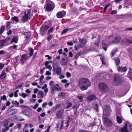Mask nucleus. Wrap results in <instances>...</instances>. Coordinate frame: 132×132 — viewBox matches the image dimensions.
Wrapping results in <instances>:
<instances>
[{
  "label": "nucleus",
  "instance_id": "1",
  "mask_svg": "<svg viewBox=\"0 0 132 132\" xmlns=\"http://www.w3.org/2000/svg\"><path fill=\"white\" fill-rule=\"evenodd\" d=\"M78 83L79 87L82 90L87 89L91 84L89 80L84 78H81L79 79Z\"/></svg>",
  "mask_w": 132,
  "mask_h": 132
},
{
  "label": "nucleus",
  "instance_id": "2",
  "mask_svg": "<svg viewBox=\"0 0 132 132\" xmlns=\"http://www.w3.org/2000/svg\"><path fill=\"white\" fill-rule=\"evenodd\" d=\"M45 11L50 12L52 11L55 7L54 3L50 0H46V4L44 6Z\"/></svg>",
  "mask_w": 132,
  "mask_h": 132
},
{
  "label": "nucleus",
  "instance_id": "3",
  "mask_svg": "<svg viewBox=\"0 0 132 132\" xmlns=\"http://www.w3.org/2000/svg\"><path fill=\"white\" fill-rule=\"evenodd\" d=\"M31 13V10L30 9L26 10L24 12V15L22 17L21 19L23 22H25L27 20L30 19V13Z\"/></svg>",
  "mask_w": 132,
  "mask_h": 132
},
{
  "label": "nucleus",
  "instance_id": "4",
  "mask_svg": "<svg viewBox=\"0 0 132 132\" xmlns=\"http://www.w3.org/2000/svg\"><path fill=\"white\" fill-rule=\"evenodd\" d=\"M53 68V70L58 75H60L61 74V71L62 68L61 67H59V63H54Z\"/></svg>",
  "mask_w": 132,
  "mask_h": 132
},
{
  "label": "nucleus",
  "instance_id": "5",
  "mask_svg": "<svg viewBox=\"0 0 132 132\" xmlns=\"http://www.w3.org/2000/svg\"><path fill=\"white\" fill-rule=\"evenodd\" d=\"M98 86L101 92L102 93L106 92L107 89V86L106 84L103 82L100 83L98 85Z\"/></svg>",
  "mask_w": 132,
  "mask_h": 132
},
{
  "label": "nucleus",
  "instance_id": "6",
  "mask_svg": "<svg viewBox=\"0 0 132 132\" xmlns=\"http://www.w3.org/2000/svg\"><path fill=\"white\" fill-rule=\"evenodd\" d=\"M121 82L120 77L118 75H115L114 76V79L113 80V84L117 86Z\"/></svg>",
  "mask_w": 132,
  "mask_h": 132
},
{
  "label": "nucleus",
  "instance_id": "7",
  "mask_svg": "<svg viewBox=\"0 0 132 132\" xmlns=\"http://www.w3.org/2000/svg\"><path fill=\"white\" fill-rule=\"evenodd\" d=\"M64 112V110L61 109L57 111L56 114V118L57 119H60L63 117Z\"/></svg>",
  "mask_w": 132,
  "mask_h": 132
},
{
  "label": "nucleus",
  "instance_id": "8",
  "mask_svg": "<svg viewBox=\"0 0 132 132\" xmlns=\"http://www.w3.org/2000/svg\"><path fill=\"white\" fill-rule=\"evenodd\" d=\"M28 56L26 54H22L20 60V63L22 65H24L25 62L28 59Z\"/></svg>",
  "mask_w": 132,
  "mask_h": 132
},
{
  "label": "nucleus",
  "instance_id": "9",
  "mask_svg": "<svg viewBox=\"0 0 132 132\" xmlns=\"http://www.w3.org/2000/svg\"><path fill=\"white\" fill-rule=\"evenodd\" d=\"M79 42L78 45V48H81L84 47L86 42V40L84 39L80 38L79 39Z\"/></svg>",
  "mask_w": 132,
  "mask_h": 132
},
{
  "label": "nucleus",
  "instance_id": "10",
  "mask_svg": "<svg viewBox=\"0 0 132 132\" xmlns=\"http://www.w3.org/2000/svg\"><path fill=\"white\" fill-rule=\"evenodd\" d=\"M97 98L96 96L94 94L90 95L87 98V102L89 103L92 101L96 100Z\"/></svg>",
  "mask_w": 132,
  "mask_h": 132
},
{
  "label": "nucleus",
  "instance_id": "11",
  "mask_svg": "<svg viewBox=\"0 0 132 132\" xmlns=\"http://www.w3.org/2000/svg\"><path fill=\"white\" fill-rule=\"evenodd\" d=\"M104 122L105 125L107 126H111L112 124L111 121L108 118H105L104 119Z\"/></svg>",
  "mask_w": 132,
  "mask_h": 132
},
{
  "label": "nucleus",
  "instance_id": "12",
  "mask_svg": "<svg viewBox=\"0 0 132 132\" xmlns=\"http://www.w3.org/2000/svg\"><path fill=\"white\" fill-rule=\"evenodd\" d=\"M66 14V12L64 11H62L58 12L56 14L57 17L58 18H62Z\"/></svg>",
  "mask_w": 132,
  "mask_h": 132
},
{
  "label": "nucleus",
  "instance_id": "13",
  "mask_svg": "<svg viewBox=\"0 0 132 132\" xmlns=\"http://www.w3.org/2000/svg\"><path fill=\"white\" fill-rule=\"evenodd\" d=\"M104 112L107 115H109V113L111 112L110 108L108 105H105L104 107Z\"/></svg>",
  "mask_w": 132,
  "mask_h": 132
},
{
  "label": "nucleus",
  "instance_id": "14",
  "mask_svg": "<svg viewBox=\"0 0 132 132\" xmlns=\"http://www.w3.org/2000/svg\"><path fill=\"white\" fill-rule=\"evenodd\" d=\"M21 113L29 117H31L32 116V112L28 110H26Z\"/></svg>",
  "mask_w": 132,
  "mask_h": 132
},
{
  "label": "nucleus",
  "instance_id": "15",
  "mask_svg": "<svg viewBox=\"0 0 132 132\" xmlns=\"http://www.w3.org/2000/svg\"><path fill=\"white\" fill-rule=\"evenodd\" d=\"M50 88L51 90L52 93L53 94H54V91L55 89L59 91H61L62 90V88L61 87H57L55 86H51Z\"/></svg>",
  "mask_w": 132,
  "mask_h": 132
},
{
  "label": "nucleus",
  "instance_id": "16",
  "mask_svg": "<svg viewBox=\"0 0 132 132\" xmlns=\"http://www.w3.org/2000/svg\"><path fill=\"white\" fill-rule=\"evenodd\" d=\"M49 27L47 25H44L42 26L40 29L41 32H44L45 31L49 28Z\"/></svg>",
  "mask_w": 132,
  "mask_h": 132
},
{
  "label": "nucleus",
  "instance_id": "17",
  "mask_svg": "<svg viewBox=\"0 0 132 132\" xmlns=\"http://www.w3.org/2000/svg\"><path fill=\"white\" fill-rule=\"evenodd\" d=\"M127 123H126L125 126L121 129L119 132H128V130L127 129Z\"/></svg>",
  "mask_w": 132,
  "mask_h": 132
},
{
  "label": "nucleus",
  "instance_id": "18",
  "mask_svg": "<svg viewBox=\"0 0 132 132\" xmlns=\"http://www.w3.org/2000/svg\"><path fill=\"white\" fill-rule=\"evenodd\" d=\"M17 110L15 109H11L9 112V113L10 115H13L16 114L17 112Z\"/></svg>",
  "mask_w": 132,
  "mask_h": 132
},
{
  "label": "nucleus",
  "instance_id": "19",
  "mask_svg": "<svg viewBox=\"0 0 132 132\" xmlns=\"http://www.w3.org/2000/svg\"><path fill=\"white\" fill-rule=\"evenodd\" d=\"M118 71L121 72H126L127 70V68L125 67H119L118 68Z\"/></svg>",
  "mask_w": 132,
  "mask_h": 132
},
{
  "label": "nucleus",
  "instance_id": "20",
  "mask_svg": "<svg viewBox=\"0 0 132 132\" xmlns=\"http://www.w3.org/2000/svg\"><path fill=\"white\" fill-rule=\"evenodd\" d=\"M31 35L30 33L29 32H26L24 33V35L25 36V37L26 38L25 40H28L29 38Z\"/></svg>",
  "mask_w": 132,
  "mask_h": 132
},
{
  "label": "nucleus",
  "instance_id": "21",
  "mask_svg": "<svg viewBox=\"0 0 132 132\" xmlns=\"http://www.w3.org/2000/svg\"><path fill=\"white\" fill-rule=\"evenodd\" d=\"M121 39L120 37L119 36H116L113 40V42L116 43H117L119 42Z\"/></svg>",
  "mask_w": 132,
  "mask_h": 132
},
{
  "label": "nucleus",
  "instance_id": "22",
  "mask_svg": "<svg viewBox=\"0 0 132 132\" xmlns=\"http://www.w3.org/2000/svg\"><path fill=\"white\" fill-rule=\"evenodd\" d=\"M6 73L5 72V71L3 70L2 71V73L0 75V78L2 79L5 78L6 76Z\"/></svg>",
  "mask_w": 132,
  "mask_h": 132
},
{
  "label": "nucleus",
  "instance_id": "23",
  "mask_svg": "<svg viewBox=\"0 0 132 132\" xmlns=\"http://www.w3.org/2000/svg\"><path fill=\"white\" fill-rule=\"evenodd\" d=\"M67 60L64 58H62L61 61V64L62 65H65L67 64Z\"/></svg>",
  "mask_w": 132,
  "mask_h": 132
},
{
  "label": "nucleus",
  "instance_id": "24",
  "mask_svg": "<svg viewBox=\"0 0 132 132\" xmlns=\"http://www.w3.org/2000/svg\"><path fill=\"white\" fill-rule=\"evenodd\" d=\"M132 43V41L128 39H127L125 41L122 42V43L123 45H125L130 44Z\"/></svg>",
  "mask_w": 132,
  "mask_h": 132
},
{
  "label": "nucleus",
  "instance_id": "25",
  "mask_svg": "<svg viewBox=\"0 0 132 132\" xmlns=\"http://www.w3.org/2000/svg\"><path fill=\"white\" fill-rule=\"evenodd\" d=\"M18 39L16 36H14L13 37L12 40L11 42V44L13 42H14L15 43H17L18 42Z\"/></svg>",
  "mask_w": 132,
  "mask_h": 132
},
{
  "label": "nucleus",
  "instance_id": "26",
  "mask_svg": "<svg viewBox=\"0 0 132 132\" xmlns=\"http://www.w3.org/2000/svg\"><path fill=\"white\" fill-rule=\"evenodd\" d=\"M7 45L4 42L3 40H0V47H2L5 46Z\"/></svg>",
  "mask_w": 132,
  "mask_h": 132
},
{
  "label": "nucleus",
  "instance_id": "27",
  "mask_svg": "<svg viewBox=\"0 0 132 132\" xmlns=\"http://www.w3.org/2000/svg\"><path fill=\"white\" fill-rule=\"evenodd\" d=\"M114 60L117 66H118L119 65L120 62L119 59L118 58H116L114 59Z\"/></svg>",
  "mask_w": 132,
  "mask_h": 132
},
{
  "label": "nucleus",
  "instance_id": "28",
  "mask_svg": "<svg viewBox=\"0 0 132 132\" xmlns=\"http://www.w3.org/2000/svg\"><path fill=\"white\" fill-rule=\"evenodd\" d=\"M58 96H61L63 97H65V93L63 92H60L58 93Z\"/></svg>",
  "mask_w": 132,
  "mask_h": 132
},
{
  "label": "nucleus",
  "instance_id": "29",
  "mask_svg": "<svg viewBox=\"0 0 132 132\" xmlns=\"http://www.w3.org/2000/svg\"><path fill=\"white\" fill-rule=\"evenodd\" d=\"M11 38L10 37L6 38L5 40H3L7 45L9 44V42L11 40Z\"/></svg>",
  "mask_w": 132,
  "mask_h": 132
},
{
  "label": "nucleus",
  "instance_id": "30",
  "mask_svg": "<svg viewBox=\"0 0 132 132\" xmlns=\"http://www.w3.org/2000/svg\"><path fill=\"white\" fill-rule=\"evenodd\" d=\"M128 14H121V15H118V17L120 19H123L127 17V15Z\"/></svg>",
  "mask_w": 132,
  "mask_h": 132
},
{
  "label": "nucleus",
  "instance_id": "31",
  "mask_svg": "<svg viewBox=\"0 0 132 132\" xmlns=\"http://www.w3.org/2000/svg\"><path fill=\"white\" fill-rule=\"evenodd\" d=\"M60 106L61 105L60 104H57L53 108L52 110L54 111V110H57L58 109L60 108Z\"/></svg>",
  "mask_w": 132,
  "mask_h": 132
},
{
  "label": "nucleus",
  "instance_id": "32",
  "mask_svg": "<svg viewBox=\"0 0 132 132\" xmlns=\"http://www.w3.org/2000/svg\"><path fill=\"white\" fill-rule=\"evenodd\" d=\"M5 29V27L3 25L1 27L0 29V35L4 32Z\"/></svg>",
  "mask_w": 132,
  "mask_h": 132
},
{
  "label": "nucleus",
  "instance_id": "33",
  "mask_svg": "<svg viewBox=\"0 0 132 132\" xmlns=\"http://www.w3.org/2000/svg\"><path fill=\"white\" fill-rule=\"evenodd\" d=\"M117 122L119 123H122V119L121 118L118 116L117 117Z\"/></svg>",
  "mask_w": 132,
  "mask_h": 132
},
{
  "label": "nucleus",
  "instance_id": "34",
  "mask_svg": "<svg viewBox=\"0 0 132 132\" xmlns=\"http://www.w3.org/2000/svg\"><path fill=\"white\" fill-rule=\"evenodd\" d=\"M16 119L18 121H21L25 120L24 119L22 118V117L20 116H18L16 118Z\"/></svg>",
  "mask_w": 132,
  "mask_h": 132
},
{
  "label": "nucleus",
  "instance_id": "35",
  "mask_svg": "<svg viewBox=\"0 0 132 132\" xmlns=\"http://www.w3.org/2000/svg\"><path fill=\"white\" fill-rule=\"evenodd\" d=\"M29 50L30 53H29V54L30 56H31L34 53V50L33 49L30 48H29Z\"/></svg>",
  "mask_w": 132,
  "mask_h": 132
},
{
  "label": "nucleus",
  "instance_id": "36",
  "mask_svg": "<svg viewBox=\"0 0 132 132\" xmlns=\"http://www.w3.org/2000/svg\"><path fill=\"white\" fill-rule=\"evenodd\" d=\"M11 19L12 21H15L16 22H18L19 21L18 18L16 16L13 17Z\"/></svg>",
  "mask_w": 132,
  "mask_h": 132
},
{
  "label": "nucleus",
  "instance_id": "37",
  "mask_svg": "<svg viewBox=\"0 0 132 132\" xmlns=\"http://www.w3.org/2000/svg\"><path fill=\"white\" fill-rule=\"evenodd\" d=\"M117 51V49H115L112 51L111 53V57H113L114 56Z\"/></svg>",
  "mask_w": 132,
  "mask_h": 132
},
{
  "label": "nucleus",
  "instance_id": "38",
  "mask_svg": "<svg viewBox=\"0 0 132 132\" xmlns=\"http://www.w3.org/2000/svg\"><path fill=\"white\" fill-rule=\"evenodd\" d=\"M102 45L104 47H103V48L105 51H106V44L105 43L104 41H103L102 42Z\"/></svg>",
  "mask_w": 132,
  "mask_h": 132
},
{
  "label": "nucleus",
  "instance_id": "39",
  "mask_svg": "<svg viewBox=\"0 0 132 132\" xmlns=\"http://www.w3.org/2000/svg\"><path fill=\"white\" fill-rule=\"evenodd\" d=\"M69 29L67 28L66 29H64L62 32H61V35H63L64 34L66 33L69 30Z\"/></svg>",
  "mask_w": 132,
  "mask_h": 132
},
{
  "label": "nucleus",
  "instance_id": "40",
  "mask_svg": "<svg viewBox=\"0 0 132 132\" xmlns=\"http://www.w3.org/2000/svg\"><path fill=\"white\" fill-rule=\"evenodd\" d=\"M100 59L102 62V63L103 64H106L105 59L103 57H101Z\"/></svg>",
  "mask_w": 132,
  "mask_h": 132
},
{
  "label": "nucleus",
  "instance_id": "41",
  "mask_svg": "<svg viewBox=\"0 0 132 132\" xmlns=\"http://www.w3.org/2000/svg\"><path fill=\"white\" fill-rule=\"evenodd\" d=\"M54 30V28L53 27H51L48 30V34L53 32Z\"/></svg>",
  "mask_w": 132,
  "mask_h": 132
},
{
  "label": "nucleus",
  "instance_id": "42",
  "mask_svg": "<svg viewBox=\"0 0 132 132\" xmlns=\"http://www.w3.org/2000/svg\"><path fill=\"white\" fill-rule=\"evenodd\" d=\"M53 36V35H49L47 37V40L49 41L52 38Z\"/></svg>",
  "mask_w": 132,
  "mask_h": 132
},
{
  "label": "nucleus",
  "instance_id": "43",
  "mask_svg": "<svg viewBox=\"0 0 132 132\" xmlns=\"http://www.w3.org/2000/svg\"><path fill=\"white\" fill-rule=\"evenodd\" d=\"M80 55V53L79 52L77 53L75 56L74 58L75 59H77L78 58L79 56Z\"/></svg>",
  "mask_w": 132,
  "mask_h": 132
},
{
  "label": "nucleus",
  "instance_id": "44",
  "mask_svg": "<svg viewBox=\"0 0 132 132\" xmlns=\"http://www.w3.org/2000/svg\"><path fill=\"white\" fill-rule=\"evenodd\" d=\"M72 106V104L71 103H68L67 105L66 106V108H67L68 109L69 108L71 107Z\"/></svg>",
  "mask_w": 132,
  "mask_h": 132
},
{
  "label": "nucleus",
  "instance_id": "45",
  "mask_svg": "<svg viewBox=\"0 0 132 132\" xmlns=\"http://www.w3.org/2000/svg\"><path fill=\"white\" fill-rule=\"evenodd\" d=\"M106 73H102L100 75V76L103 79L105 78L106 76Z\"/></svg>",
  "mask_w": 132,
  "mask_h": 132
},
{
  "label": "nucleus",
  "instance_id": "46",
  "mask_svg": "<svg viewBox=\"0 0 132 132\" xmlns=\"http://www.w3.org/2000/svg\"><path fill=\"white\" fill-rule=\"evenodd\" d=\"M5 65L3 63H0V69H3Z\"/></svg>",
  "mask_w": 132,
  "mask_h": 132
},
{
  "label": "nucleus",
  "instance_id": "47",
  "mask_svg": "<svg viewBox=\"0 0 132 132\" xmlns=\"http://www.w3.org/2000/svg\"><path fill=\"white\" fill-rule=\"evenodd\" d=\"M28 95V94H26V93H22V95H21V96L24 98H26V97Z\"/></svg>",
  "mask_w": 132,
  "mask_h": 132
},
{
  "label": "nucleus",
  "instance_id": "48",
  "mask_svg": "<svg viewBox=\"0 0 132 132\" xmlns=\"http://www.w3.org/2000/svg\"><path fill=\"white\" fill-rule=\"evenodd\" d=\"M46 68L47 69H48L49 70L51 71L52 69V67L50 65H47L45 66Z\"/></svg>",
  "mask_w": 132,
  "mask_h": 132
},
{
  "label": "nucleus",
  "instance_id": "49",
  "mask_svg": "<svg viewBox=\"0 0 132 132\" xmlns=\"http://www.w3.org/2000/svg\"><path fill=\"white\" fill-rule=\"evenodd\" d=\"M11 22H7V24L6 25V27L7 28L9 29L10 28V24L11 23Z\"/></svg>",
  "mask_w": 132,
  "mask_h": 132
},
{
  "label": "nucleus",
  "instance_id": "50",
  "mask_svg": "<svg viewBox=\"0 0 132 132\" xmlns=\"http://www.w3.org/2000/svg\"><path fill=\"white\" fill-rule=\"evenodd\" d=\"M38 94L41 96V98H43V93L41 91H40L39 92Z\"/></svg>",
  "mask_w": 132,
  "mask_h": 132
},
{
  "label": "nucleus",
  "instance_id": "51",
  "mask_svg": "<svg viewBox=\"0 0 132 132\" xmlns=\"http://www.w3.org/2000/svg\"><path fill=\"white\" fill-rule=\"evenodd\" d=\"M6 71L7 72H9L10 71V67L9 66H7L6 68Z\"/></svg>",
  "mask_w": 132,
  "mask_h": 132
},
{
  "label": "nucleus",
  "instance_id": "52",
  "mask_svg": "<svg viewBox=\"0 0 132 132\" xmlns=\"http://www.w3.org/2000/svg\"><path fill=\"white\" fill-rule=\"evenodd\" d=\"M6 99V96L5 95H3V96H1V100H3L4 101Z\"/></svg>",
  "mask_w": 132,
  "mask_h": 132
},
{
  "label": "nucleus",
  "instance_id": "53",
  "mask_svg": "<svg viewBox=\"0 0 132 132\" xmlns=\"http://www.w3.org/2000/svg\"><path fill=\"white\" fill-rule=\"evenodd\" d=\"M71 76V75L70 73L68 72H67L66 73V76L68 78H69Z\"/></svg>",
  "mask_w": 132,
  "mask_h": 132
},
{
  "label": "nucleus",
  "instance_id": "54",
  "mask_svg": "<svg viewBox=\"0 0 132 132\" xmlns=\"http://www.w3.org/2000/svg\"><path fill=\"white\" fill-rule=\"evenodd\" d=\"M117 13V11L116 10H113L111 12V14H116Z\"/></svg>",
  "mask_w": 132,
  "mask_h": 132
},
{
  "label": "nucleus",
  "instance_id": "55",
  "mask_svg": "<svg viewBox=\"0 0 132 132\" xmlns=\"http://www.w3.org/2000/svg\"><path fill=\"white\" fill-rule=\"evenodd\" d=\"M108 5H106L104 7V10H103V12H105L106 10H107V9H108Z\"/></svg>",
  "mask_w": 132,
  "mask_h": 132
},
{
  "label": "nucleus",
  "instance_id": "56",
  "mask_svg": "<svg viewBox=\"0 0 132 132\" xmlns=\"http://www.w3.org/2000/svg\"><path fill=\"white\" fill-rule=\"evenodd\" d=\"M8 122L6 121L4 123L3 125L4 127H6L8 125Z\"/></svg>",
  "mask_w": 132,
  "mask_h": 132
},
{
  "label": "nucleus",
  "instance_id": "57",
  "mask_svg": "<svg viewBox=\"0 0 132 132\" xmlns=\"http://www.w3.org/2000/svg\"><path fill=\"white\" fill-rule=\"evenodd\" d=\"M17 46H18L17 45H15L13 46H10L9 47V48L10 49L11 48H14L16 50Z\"/></svg>",
  "mask_w": 132,
  "mask_h": 132
},
{
  "label": "nucleus",
  "instance_id": "58",
  "mask_svg": "<svg viewBox=\"0 0 132 132\" xmlns=\"http://www.w3.org/2000/svg\"><path fill=\"white\" fill-rule=\"evenodd\" d=\"M128 75L130 78L132 79V73H128Z\"/></svg>",
  "mask_w": 132,
  "mask_h": 132
},
{
  "label": "nucleus",
  "instance_id": "59",
  "mask_svg": "<svg viewBox=\"0 0 132 132\" xmlns=\"http://www.w3.org/2000/svg\"><path fill=\"white\" fill-rule=\"evenodd\" d=\"M44 78V76L43 75H42L41 76L40 78V82H42Z\"/></svg>",
  "mask_w": 132,
  "mask_h": 132
},
{
  "label": "nucleus",
  "instance_id": "60",
  "mask_svg": "<svg viewBox=\"0 0 132 132\" xmlns=\"http://www.w3.org/2000/svg\"><path fill=\"white\" fill-rule=\"evenodd\" d=\"M45 57H48V59L49 60H51L52 59L51 57L48 55H45Z\"/></svg>",
  "mask_w": 132,
  "mask_h": 132
},
{
  "label": "nucleus",
  "instance_id": "61",
  "mask_svg": "<svg viewBox=\"0 0 132 132\" xmlns=\"http://www.w3.org/2000/svg\"><path fill=\"white\" fill-rule=\"evenodd\" d=\"M63 122L62 121H61V125L60 126V129L61 130L62 129V128L63 127Z\"/></svg>",
  "mask_w": 132,
  "mask_h": 132
},
{
  "label": "nucleus",
  "instance_id": "62",
  "mask_svg": "<svg viewBox=\"0 0 132 132\" xmlns=\"http://www.w3.org/2000/svg\"><path fill=\"white\" fill-rule=\"evenodd\" d=\"M122 0H115L114 2L117 3H118L122 1Z\"/></svg>",
  "mask_w": 132,
  "mask_h": 132
},
{
  "label": "nucleus",
  "instance_id": "63",
  "mask_svg": "<svg viewBox=\"0 0 132 132\" xmlns=\"http://www.w3.org/2000/svg\"><path fill=\"white\" fill-rule=\"evenodd\" d=\"M51 73L49 71H47L46 72V75H51Z\"/></svg>",
  "mask_w": 132,
  "mask_h": 132
},
{
  "label": "nucleus",
  "instance_id": "64",
  "mask_svg": "<svg viewBox=\"0 0 132 132\" xmlns=\"http://www.w3.org/2000/svg\"><path fill=\"white\" fill-rule=\"evenodd\" d=\"M67 44L69 46H72L73 45V44L72 43L70 42H68L67 43Z\"/></svg>",
  "mask_w": 132,
  "mask_h": 132
}]
</instances>
